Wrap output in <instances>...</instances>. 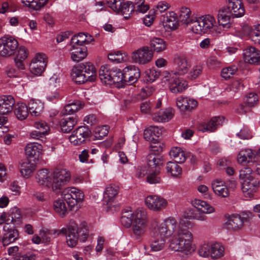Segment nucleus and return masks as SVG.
Here are the masks:
<instances>
[{
	"mask_svg": "<svg viewBox=\"0 0 260 260\" xmlns=\"http://www.w3.org/2000/svg\"><path fill=\"white\" fill-rule=\"evenodd\" d=\"M171 239L168 248L173 252H179L188 257L192 255L196 250L193 243L194 236L192 232L177 222L171 217Z\"/></svg>",
	"mask_w": 260,
	"mask_h": 260,
	"instance_id": "f257e3e1",
	"label": "nucleus"
},
{
	"mask_svg": "<svg viewBox=\"0 0 260 260\" xmlns=\"http://www.w3.org/2000/svg\"><path fill=\"white\" fill-rule=\"evenodd\" d=\"M36 179L40 186L58 194L63 186L70 182L71 173L68 169L61 167L55 168L52 170L43 169L37 171Z\"/></svg>",
	"mask_w": 260,
	"mask_h": 260,
	"instance_id": "f03ea898",
	"label": "nucleus"
},
{
	"mask_svg": "<svg viewBox=\"0 0 260 260\" xmlns=\"http://www.w3.org/2000/svg\"><path fill=\"white\" fill-rule=\"evenodd\" d=\"M149 218L144 210L137 209L132 211L126 209L121 217V222L125 227L132 226V236L137 240H141L145 235L148 228Z\"/></svg>",
	"mask_w": 260,
	"mask_h": 260,
	"instance_id": "7ed1b4c3",
	"label": "nucleus"
},
{
	"mask_svg": "<svg viewBox=\"0 0 260 260\" xmlns=\"http://www.w3.org/2000/svg\"><path fill=\"white\" fill-rule=\"evenodd\" d=\"M171 216L164 218L161 222L156 219L152 220L151 228L153 239L150 244L152 251L158 252L164 249L167 240L170 244V240L171 239Z\"/></svg>",
	"mask_w": 260,
	"mask_h": 260,
	"instance_id": "20e7f679",
	"label": "nucleus"
},
{
	"mask_svg": "<svg viewBox=\"0 0 260 260\" xmlns=\"http://www.w3.org/2000/svg\"><path fill=\"white\" fill-rule=\"evenodd\" d=\"M227 9L219 10L218 13V23L219 28H229L231 26L230 15L239 18L243 16L245 12L242 0H226Z\"/></svg>",
	"mask_w": 260,
	"mask_h": 260,
	"instance_id": "39448f33",
	"label": "nucleus"
},
{
	"mask_svg": "<svg viewBox=\"0 0 260 260\" xmlns=\"http://www.w3.org/2000/svg\"><path fill=\"white\" fill-rule=\"evenodd\" d=\"M191 30L198 35H218L221 33V29L217 25L215 18L210 14L196 17L193 25L191 26Z\"/></svg>",
	"mask_w": 260,
	"mask_h": 260,
	"instance_id": "423d86ee",
	"label": "nucleus"
},
{
	"mask_svg": "<svg viewBox=\"0 0 260 260\" xmlns=\"http://www.w3.org/2000/svg\"><path fill=\"white\" fill-rule=\"evenodd\" d=\"M161 84L165 88H168L171 92L175 94L183 92L188 87L187 81L179 77L173 71L164 72Z\"/></svg>",
	"mask_w": 260,
	"mask_h": 260,
	"instance_id": "0eeeda50",
	"label": "nucleus"
},
{
	"mask_svg": "<svg viewBox=\"0 0 260 260\" xmlns=\"http://www.w3.org/2000/svg\"><path fill=\"white\" fill-rule=\"evenodd\" d=\"M61 196L71 210L75 207H78L84 198L83 192L75 187L65 188L61 191Z\"/></svg>",
	"mask_w": 260,
	"mask_h": 260,
	"instance_id": "6e6552de",
	"label": "nucleus"
},
{
	"mask_svg": "<svg viewBox=\"0 0 260 260\" xmlns=\"http://www.w3.org/2000/svg\"><path fill=\"white\" fill-rule=\"evenodd\" d=\"M76 229V222L74 220H71L66 227L59 230H55L54 233L57 236L60 234L65 235L67 245L71 248H73L77 245L79 240L75 232Z\"/></svg>",
	"mask_w": 260,
	"mask_h": 260,
	"instance_id": "1a4fd4ad",
	"label": "nucleus"
},
{
	"mask_svg": "<svg viewBox=\"0 0 260 260\" xmlns=\"http://www.w3.org/2000/svg\"><path fill=\"white\" fill-rule=\"evenodd\" d=\"M47 62L48 57L45 54L36 53L29 64L30 72L36 76H41L45 71Z\"/></svg>",
	"mask_w": 260,
	"mask_h": 260,
	"instance_id": "9d476101",
	"label": "nucleus"
},
{
	"mask_svg": "<svg viewBox=\"0 0 260 260\" xmlns=\"http://www.w3.org/2000/svg\"><path fill=\"white\" fill-rule=\"evenodd\" d=\"M161 128L156 126H150L144 130V138L151 143L150 147L151 151L159 152L161 149L158 138L161 135Z\"/></svg>",
	"mask_w": 260,
	"mask_h": 260,
	"instance_id": "9b49d317",
	"label": "nucleus"
},
{
	"mask_svg": "<svg viewBox=\"0 0 260 260\" xmlns=\"http://www.w3.org/2000/svg\"><path fill=\"white\" fill-rule=\"evenodd\" d=\"M144 203L147 208L153 212H159L166 208L168 202L165 198L157 195L151 194L144 199Z\"/></svg>",
	"mask_w": 260,
	"mask_h": 260,
	"instance_id": "f8f14e48",
	"label": "nucleus"
},
{
	"mask_svg": "<svg viewBox=\"0 0 260 260\" xmlns=\"http://www.w3.org/2000/svg\"><path fill=\"white\" fill-rule=\"evenodd\" d=\"M17 41L12 37H4L0 39V55L10 57L14 54L18 48Z\"/></svg>",
	"mask_w": 260,
	"mask_h": 260,
	"instance_id": "ddd939ff",
	"label": "nucleus"
},
{
	"mask_svg": "<svg viewBox=\"0 0 260 260\" xmlns=\"http://www.w3.org/2000/svg\"><path fill=\"white\" fill-rule=\"evenodd\" d=\"M153 56V51L148 47L144 46L134 51L131 58L136 63L144 65L151 61Z\"/></svg>",
	"mask_w": 260,
	"mask_h": 260,
	"instance_id": "4468645a",
	"label": "nucleus"
},
{
	"mask_svg": "<svg viewBox=\"0 0 260 260\" xmlns=\"http://www.w3.org/2000/svg\"><path fill=\"white\" fill-rule=\"evenodd\" d=\"M90 131L87 127L79 126L74 130L69 137L70 143L73 145H79L84 142L89 137Z\"/></svg>",
	"mask_w": 260,
	"mask_h": 260,
	"instance_id": "2eb2a0df",
	"label": "nucleus"
},
{
	"mask_svg": "<svg viewBox=\"0 0 260 260\" xmlns=\"http://www.w3.org/2000/svg\"><path fill=\"white\" fill-rule=\"evenodd\" d=\"M247 220L246 216L239 214L232 215L229 217L224 225L228 230L236 232L241 230Z\"/></svg>",
	"mask_w": 260,
	"mask_h": 260,
	"instance_id": "dca6fc26",
	"label": "nucleus"
},
{
	"mask_svg": "<svg viewBox=\"0 0 260 260\" xmlns=\"http://www.w3.org/2000/svg\"><path fill=\"white\" fill-rule=\"evenodd\" d=\"M242 190L244 197L247 199H250L253 197L259 186V181L255 177L247 179L241 182Z\"/></svg>",
	"mask_w": 260,
	"mask_h": 260,
	"instance_id": "f3484780",
	"label": "nucleus"
},
{
	"mask_svg": "<svg viewBox=\"0 0 260 260\" xmlns=\"http://www.w3.org/2000/svg\"><path fill=\"white\" fill-rule=\"evenodd\" d=\"M118 193V187L115 185H107L104 192V201L107 203L108 208L112 209V207L117 205L116 197Z\"/></svg>",
	"mask_w": 260,
	"mask_h": 260,
	"instance_id": "a211bd4d",
	"label": "nucleus"
},
{
	"mask_svg": "<svg viewBox=\"0 0 260 260\" xmlns=\"http://www.w3.org/2000/svg\"><path fill=\"white\" fill-rule=\"evenodd\" d=\"M176 105L178 108L182 111H190L198 106V102L194 99L188 97L180 96L176 99Z\"/></svg>",
	"mask_w": 260,
	"mask_h": 260,
	"instance_id": "6ab92c4d",
	"label": "nucleus"
},
{
	"mask_svg": "<svg viewBox=\"0 0 260 260\" xmlns=\"http://www.w3.org/2000/svg\"><path fill=\"white\" fill-rule=\"evenodd\" d=\"M161 23L166 31L174 30L177 28L178 23L177 17L174 12L166 13L162 16Z\"/></svg>",
	"mask_w": 260,
	"mask_h": 260,
	"instance_id": "aec40b11",
	"label": "nucleus"
},
{
	"mask_svg": "<svg viewBox=\"0 0 260 260\" xmlns=\"http://www.w3.org/2000/svg\"><path fill=\"white\" fill-rule=\"evenodd\" d=\"M212 189L214 193L221 198H227L230 192L225 183L221 179H215L211 182Z\"/></svg>",
	"mask_w": 260,
	"mask_h": 260,
	"instance_id": "412c9836",
	"label": "nucleus"
},
{
	"mask_svg": "<svg viewBox=\"0 0 260 260\" xmlns=\"http://www.w3.org/2000/svg\"><path fill=\"white\" fill-rule=\"evenodd\" d=\"M244 61L249 64L260 63V51L253 47H249L243 50Z\"/></svg>",
	"mask_w": 260,
	"mask_h": 260,
	"instance_id": "4be33fe9",
	"label": "nucleus"
},
{
	"mask_svg": "<svg viewBox=\"0 0 260 260\" xmlns=\"http://www.w3.org/2000/svg\"><path fill=\"white\" fill-rule=\"evenodd\" d=\"M70 53L72 60L74 62H79L87 56V49L84 46L71 44Z\"/></svg>",
	"mask_w": 260,
	"mask_h": 260,
	"instance_id": "5701e85b",
	"label": "nucleus"
},
{
	"mask_svg": "<svg viewBox=\"0 0 260 260\" xmlns=\"http://www.w3.org/2000/svg\"><path fill=\"white\" fill-rule=\"evenodd\" d=\"M26 155L32 158L34 160H38L42 153V146L38 143H30L25 148Z\"/></svg>",
	"mask_w": 260,
	"mask_h": 260,
	"instance_id": "b1692460",
	"label": "nucleus"
},
{
	"mask_svg": "<svg viewBox=\"0 0 260 260\" xmlns=\"http://www.w3.org/2000/svg\"><path fill=\"white\" fill-rule=\"evenodd\" d=\"M176 71L174 73L178 76H183L188 73L191 63L185 57H178L175 61Z\"/></svg>",
	"mask_w": 260,
	"mask_h": 260,
	"instance_id": "393cba45",
	"label": "nucleus"
},
{
	"mask_svg": "<svg viewBox=\"0 0 260 260\" xmlns=\"http://www.w3.org/2000/svg\"><path fill=\"white\" fill-rule=\"evenodd\" d=\"M4 234L2 241L4 246H7L14 242L18 237V231L14 228L9 229L7 225L4 226Z\"/></svg>",
	"mask_w": 260,
	"mask_h": 260,
	"instance_id": "a878e982",
	"label": "nucleus"
},
{
	"mask_svg": "<svg viewBox=\"0 0 260 260\" xmlns=\"http://www.w3.org/2000/svg\"><path fill=\"white\" fill-rule=\"evenodd\" d=\"M15 104V100L11 95L0 96V114H6L11 112Z\"/></svg>",
	"mask_w": 260,
	"mask_h": 260,
	"instance_id": "bb28decb",
	"label": "nucleus"
},
{
	"mask_svg": "<svg viewBox=\"0 0 260 260\" xmlns=\"http://www.w3.org/2000/svg\"><path fill=\"white\" fill-rule=\"evenodd\" d=\"M124 73L125 83H129V84L136 82L140 77V72L139 70L134 66H129L123 69Z\"/></svg>",
	"mask_w": 260,
	"mask_h": 260,
	"instance_id": "cd10ccee",
	"label": "nucleus"
},
{
	"mask_svg": "<svg viewBox=\"0 0 260 260\" xmlns=\"http://www.w3.org/2000/svg\"><path fill=\"white\" fill-rule=\"evenodd\" d=\"M174 115V110L170 107L161 109L155 113L153 119L157 122H166L172 119Z\"/></svg>",
	"mask_w": 260,
	"mask_h": 260,
	"instance_id": "c85d7f7f",
	"label": "nucleus"
},
{
	"mask_svg": "<svg viewBox=\"0 0 260 260\" xmlns=\"http://www.w3.org/2000/svg\"><path fill=\"white\" fill-rule=\"evenodd\" d=\"M254 159V153L251 149L245 148L241 149L237 157L238 162L242 165H245Z\"/></svg>",
	"mask_w": 260,
	"mask_h": 260,
	"instance_id": "c756f323",
	"label": "nucleus"
},
{
	"mask_svg": "<svg viewBox=\"0 0 260 260\" xmlns=\"http://www.w3.org/2000/svg\"><path fill=\"white\" fill-rule=\"evenodd\" d=\"M179 18L183 24L189 26L191 29V26L193 25V22L195 20L196 17L191 16V12L189 8L185 7L181 8Z\"/></svg>",
	"mask_w": 260,
	"mask_h": 260,
	"instance_id": "7c9ffc66",
	"label": "nucleus"
},
{
	"mask_svg": "<svg viewBox=\"0 0 260 260\" xmlns=\"http://www.w3.org/2000/svg\"><path fill=\"white\" fill-rule=\"evenodd\" d=\"M93 40V37L88 33H79L74 35L71 39V44L77 46H84L89 44Z\"/></svg>",
	"mask_w": 260,
	"mask_h": 260,
	"instance_id": "2f4dec72",
	"label": "nucleus"
},
{
	"mask_svg": "<svg viewBox=\"0 0 260 260\" xmlns=\"http://www.w3.org/2000/svg\"><path fill=\"white\" fill-rule=\"evenodd\" d=\"M191 204L198 211H203L207 214L215 212V209L212 206L202 200L195 199L191 201Z\"/></svg>",
	"mask_w": 260,
	"mask_h": 260,
	"instance_id": "473e14b6",
	"label": "nucleus"
},
{
	"mask_svg": "<svg viewBox=\"0 0 260 260\" xmlns=\"http://www.w3.org/2000/svg\"><path fill=\"white\" fill-rule=\"evenodd\" d=\"M225 248L220 243L214 242L210 243V258L213 260H217L224 255Z\"/></svg>",
	"mask_w": 260,
	"mask_h": 260,
	"instance_id": "72a5a7b5",
	"label": "nucleus"
},
{
	"mask_svg": "<svg viewBox=\"0 0 260 260\" xmlns=\"http://www.w3.org/2000/svg\"><path fill=\"white\" fill-rule=\"evenodd\" d=\"M243 36L250 35L252 40L256 44H260V24L255 25L251 30L249 25H245L242 27Z\"/></svg>",
	"mask_w": 260,
	"mask_h": 260,
	"instance_id": "f704fd0d",
	"label": "nucleus"
},
{
	"mask_svg": "<svg viewBox=\"0 0 260 260\" xmlns=\"http://www.w3.org/2000/svg\"><path fill=\"white\" fill-rule=\"evenodd\" d=\"M36 165L29 160H25L20 163L19 169L21 176L26 178H29L36 169Z\"/></svg>",
	"mask_w": 260,
	"mask_h": 260,
	"instance_id": "c9c22d12",
	"label": "nucleus"
},
{
	"mask_svg": "<svg viewBox=\"0 0 260 260\" xmlns=\"http://www.w3.org/2000/svg\"><path fill=\"white\" fill-rule=\"evenodd\" d=\"M71 76L73 80L78 84H82L87 81V77L83 73L82 67L80 64L73 67L71 72Z\"/></svg>",
	"mask_w": 260,
	"mask_h": 260,
	"instance_id": "e433bc0d",
	"label": "nucleus"
},
{
	"mask_svg": "<svg viewBox=\"0 0 260 260\" xmlns=\"http://www.w3.org/2000/svg\"><path fill=\"white\" fill-rule=\"evenodd\" d=\"M28 108L30 115L37 117L43 112L44 105L41 101L32 99L28 104Z\"/></svg>",
	"mask_w": 260,
	"mask_h": 260,
	"instance_id": "4c0bfd02",
	"label": "nucleus"
},
{
	"mask_svg": "<svg viewBox=\"0 0 260 260\" xmlns=\"http://www.w3.org/2000/svg\"><path fill=\"white\" fill-rule=\"evenodd\" d=\"M224 118L222 117H214L211 118L207 123H205L203 128L200 127V131L202 132H213L218 126L222 125Z\"/></svg>",
	"mask_w": 260,
	"mask_h": 260,
	"instance_id": "58836bf2",
	"label": "nucleus"
},
{
	"mask_svg": "<svg viewBox=\"0 0 260 260\" xmlns=\"http://www.w3.org/2000/svg\"><path fill=\"white\" fill-rule=\"evenodd\" d=\"M65 202L63 199L58 198L53 203L54 211L61 217H64L68 213V208Z\"/></svg>",
	"mask_w": 260,
	"mask_h": 260,
	"instance_id": "ea45409f",
	"label": "nucleus"
},
{
	"mask_svg": "<svg viewBox=\"0 0 260 260\" xmlns=\"http://www.w3.org/2000/svg\"><path fill=\"white\" fill-rule=\"evenodd\" d=\"M82 67L83 73L87 77V81H93L96 78V71L93 64L90 62H87L79 64Z\"/></svg>",
	"mask_w": 260,
	"mask_h": 260,
	"instance_id": "a19ab883",
	"label": "nucleus"
},
{
	"mask_svg": "<svg viewBox=\"0 0 260 260\" xmlns=\"http://www.w3.org/2000/svg\"><path fill=\"white\" fill-rule=\"evenodd\" d=\"M14 114L18 120H23L28 116V108L25 103L18 102L15 107Z\"/></svg>",
	"mask_w": 260,
	"mask_h": 260,
	"instance_id": "79ce46f5",
	"label": "nucleus"
},
{
	"mask_svg": "<svg viewBox=\"0 0 260 260\" xmlns=\"http://www.w3.org/2000/svg\"><path fill=\"white\" fill-rule=\"evenodd\" d=\"M112 85H114L117 88L122 87L125 84L124 73L118 69L112 70Z\"/></svg>",
	"mask_w": 260,
	"mask_h": 260,
	"instance_id": "37998d69",
	"label": "nucleus"
},
{
	"mask_svg": "<svg viewBox=\"0 0 260 260\" xmlns=\"http://www.w3.org/2000/svg\"><path fill=\"white\" fill-rule=\"evenodd\" d=\"M83 107V104L80 101H74L66 105L61 113L63 115H71L78 111Z\"/></svg>",
	"mask_w": 260,
	"mask_h": 260,
	"instance_id": "c03bdc74",
	"label": "nucleus"
},
{
	"mask_svg": "<svg viewBox=\"0 0 260 260\" xmlns=\"http://www.w3.org/2000/svg\"><path fill=\"white\" fill-rule=\"evenodd\" d=\"M99 77L101 81L105 84L112 85V71L108 66H102L99 71Z\"/></svg>",
	"mask_w": 260,
	"mask_h": 260,
	"instance_id": "a18cd8bd",
	"label": "nucleus"
},
{
	"mask_svg": "<svg viewBox=\"0 0 260 260\" xmlns=\"http://www.w3.org/2000/svg\"><path fill=\"white\" fill-rule=\"evenodd\" d=\"M47 2L48 0H21L24 6L30 10L35 11L40 10Z\"/></svg>",
	"mask_w": 260,
	"mask_h": 260,
	"instance_id": "49530a36",
	"label": "nucleus"
},
{
	"mask_svg": "<svg viewBox=\"0 0 260 260\" xmlns=\"http://www.w3.org/2000/svg\"><path fill=\"white\" fill-rule=\"evenodd\" d=\"M170 155L177 163H182L185 161L186 158L185 152L181 148L179 147H173L170 151Z\"/></svg>",
	"mask_w": 260,
	"mask_h": 260,
	"instance_id": "de8ad7c7",
	"label": "nucleus"
},
{
	"mask_svg": "<svg viewBox=\"0 0 260 260\" xmlns=\"http://www.w3.org/2000/svg\"><path fill=\"white\" fill-rule=\"evenodd\" d=\"M75 232L81 242H85L89 237V229L86 223H82L79 225L77 224V229Z\"/></svg>",
	"mask_w": 260,
	"mask_h": 260,
	"instance_id": "09e8293b",
	"label": "nucleus"
},
{
	"mask_svg": "<svg viewBox=\"0 0 260 260\" xmlns=\"http://www.w3.org/2000/svg\"><path fill=\"white\" fill-rule=\"evenodd\" d=\"M77 120L73 117L63 118L60 121V127L64 133L70 132L77 124Z\"/></svg>",
	"mask_w": 260,
	"mask_h": 260,
	"instance_id": "8fccbe9b",
	"label": "nucleus"
},
{
	"mask_svg": "<svg viewBox=\"0 0 260 260\" xmlns=\"http://www.w3.org/2000/svg\"><path fill=\"white\" fill-rule=\"evenodd\" d=\"M134 5L131 2H124L123 0V3L121 4L119 12L116 13H121L125 19L128 18L132 13L134 11Z\"/></svg>",
	"mask_w": 260,
	"mask_h": 260,
	"instance_id": "3c124183",
	"label": "nucleus"
},
{
	"mask_svg": "<svg viewBox=\"0 0 260 260\" xmlns=\"http://www.w3.org/2000/svg\"><path fill=\"white\" fill-rule=\"evenodd\" d=\"M151 46L153 50L156 52H161L167 49V43L162 39L153 38L150 41Z\"/></svg>",
	"mask_w": 260,
	"mask_h": 260,
	"instance_id": "603ef678",
	"label": "nucleus"
},
{
	"mask_svg": "<svg viewBox=\"0 0 260 260\" xmlns=\"http://www.w3.org/2000/svg\"><path fill=\"white\" fill-rule=\"evenodd\" d=\"M167 172L173 177H178L182 173V168L177 164L172 161H169L167 164Z\"/></svg>",
	"mask_w": 260,
	"mask_h": 260,
	"instance_id": "864d4df0",
	"label": "nucleus"
},
{
	"mask_svg": "<svg viewBox=\"0 0 260 260\" xmlns=\"http://www.w3.org/2000/svg\"><path fill=\"white\" fill-rule=\"evenodd\" d=\"M28 56V52L25 47L24 46H20L18 48L17 54L16 58V64L19 66L21 69H24V66L22 62L27 58Z\"/></svg>",
	"mask_w": 260,
	"mask_h": 260,
	"instance_id": "5fc2aeb1",
	"label": "nucleus"
},
{
	"mask_svg": "<svg viewBox=\"0 0 260 260\" xmlns=\"http://www.w3.org/2000/svg\"><path fill=\"white\" fill-rule=\"evenodd\" d=\"M108 57L112 61L118 63L126 61L128 59L127 54L120 51L110 53Z\"/></svg>",
	"mask_w": 260,
	"mask_h": 260,
	"instance_id": "6e6d98bb",
	"label": "nucleus"
},
{
	"mask_svg": "<svg viewBox=\"0 0 260 260\" xmlns=\"http://www.w3.org/2000/svg\"><path fill=\"white\" fill-rule=\"evenodd\" d=\"M16 6L12 0H7L2 3L0 7V14H4L8 12H14Z\"/></svg>",
	"mask_w": 260,
	"mask_h": 260,
	"instance_id": "4d7b16f0",
	"label": "nucleus"
},
{
	"mask_svg": "<svg viewBox=\"0 0 260 260\" xmlns=\"http://www.w3.org/2000/svg\"><path fill=\"white\" fill-rule=\"evenodd\" d=\"M238 71V68L235 66H231L223 68L221 71V76L225 80L230 79L236 75Z\"/></svg>",
	"mask_w": 260,
	"mask_h": 260,
	"instance_id": "13d9d810",
	"label": "nucleus"
},
{
	"mask_svg": "<svg viewBox=\"0 0 260 260\" xmlns=\"http://www.w3.org/2000/svg\"><path fill=\"white\" fill-rule=\"evenodd\" d=\"M197 189L204 199L208 200L212 199V193L209 191V188L207 185L200 184L197 186Z\"/></svg>",
	"mask_w": 260,
	"mask_h": 260,
	"instance_id": "bf43d9fd",
	"label": "nucleus"
},
{
	"mask_svg": "<svg viewBox=\"0 0 260 260\" xmlns=\"http://www.w3.org/2000/svg\"><path fill=\"white\" fill-rule=\"evenodd\" d=\"M210 243H204L201 244L198 250V253L204 258L210 257Z\"/></svg>",
	"mask_w": 260,
	"mask_h": 260,
	"instance_id": "052dcab7",
	"label": "nucleus"
},
{
	"mask_svg": "<svg viewBox=\"0 0 260 260\" xmlns=\"http://www.w3.org/2000/svg\"><path fill=\"white\" fill-rule=\"evenodd\" d=\"M12 223L17 224L22 218L20 210L16 207L11 208L9 211Z\"/></svg>",
	"mask_w": 260,
	"mask_h": 260,
	"instance_id": "680f3d73",
	"label": "nucleus"
},
{
	"mask_svg": "<svg viewBox=\"0 0 260 260\" xmlns=\"http://www.w3.org/2000/svg\"><path fill=\"white\" fill-rule=\"evenodd\" d=\"M33 126L37 130L43 132L44 134L47 135L49 133L50 126L45 121L43 120H37L34 122Z\"/></svg>",
	"mask_w": 260,
	"mask_h": 260,
	"instance_id": "e2e57ef3",
	"label": "nucleus"
},
{
	"mask_svg": "<svg viewBox=\"0 0 260 260\" xmlns=\"http://www.w3.org/2000/svg\"><path fill=\"white\" fill-rule=\"evenodd\" d=\"M255 177L254 174L252 169L249 167H245L240 171L239 178L241 182Z\"/></svg>",
	"mask_w": 260,
	"mask_h": 260,
	"instance_id": "0e129e2a",
	"label": "nucleus"
},
{
	"mask_svg": "<svg viewBox=\"0 0 260 260\" xmlns=\"http://www.w3.org/2000/svg\"><path fill=\"white\" fill-rule=\"evenodd\" d=\"M203 67L201 64H197L194 66L188 72V78L190 79L193 80L197 79L203 71Z\"/></svg>",
	"mask_w": 260,
	"mask_h": 260,
	"instance_id": "69168bd1",
	"label": "nucleus"
},
{
	"mask_svg": "<svg viewBox=\"0 0 260 260\" xmlns=\"http://www.w3.org/2000/svg\"><path fill=\"white\" fill-rule=\"evenodd\" d=\"M146 80L149 82H153L155 81L160 76V72L156 69L152 68L148 70L145 72Z\"/></svg>",
	"mask_w": 260,
	"mask_h": 260,
	"instance_id": "338daca9",
	"label": "nucleus"
},
{
	"mask_svg": "<svg viewBox=\"0 0 260 260\" xmlns=\"http://www.w3.org/2000/svg\"><path fill=\"white\" fill-rule=\"evenodd\" d=\"M94 137L96 139H101L108 134V126L107 125L98 126L95 127Z\"/></svg>",
	"mask_w": 260,
	"mask_h": 260,
	"instance_id": "774afa93",
	"label": "nucleus"
}]
</instances>
